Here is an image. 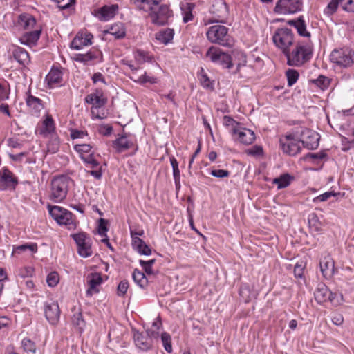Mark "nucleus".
<instances>
[{
  "mask_svg": "<svg viewBox=\"0 0 354 354\" xmlns=\"http://www.w3.org/2000/svg\"><path fill=\"white\" fill-rule=\"evenodd\" d=\"M205 57L214 64H219L225 68L233 66L232 59L230 54L223 52L218 47L211 46L206 52Z\"/></svg>",
  "mask_w": 354,
  "mask_h": 354,
  "instance_id": "0eeeda50",
  "label": "nucleus"
},
{
  "mask_svg": "<svg viewBox=\"0 0 354 354\" xmlns=\"http://www.w3.org/2000/svg\"><path fill=\"white\" fill-rule=\"evenodd\" d=\"M156 260L155 259H150L149 261H144V260L140 259L139 261V263L143 268L144 271L147 274L149 275V274H153L152 266L156 263Z\"/></svg>",
  "mask_w": 354,
  "mask_h": 354,
  "instance_id": "79ce46f5",
  "label": "nucleus"
},
{
  "mask_svg": "<svg viewBox=\"0 0 354 354\" xmlns=\"http://www.w3.org/2000/svg\"><path fill=\"white\" fill-rule=\"evenodd\" d=\"M18 24L26 30L32 28L36 24V20L33 16L23 13L19 16Z\"/></svg>",
  "mask_w": 354,
  "mask_h": 354,
  "instance_id": "2f4dec72",
  "label": "nucleus"
},
{
  "mask_svg": "<svg viewBox=\"0 0 354 354\" xmlns=\"http://www.w3.org/2000/svg\"><path fill=\"white\" fill-rule=\"evenodd\" d=\"M132 247L140 254L149 256L151 254V249L149 246L140 238L133 236Z\"/></svg>",
  "mask_w": 354,
  "mask_h": 354,
  "instance_id": "a878e982",
  "label": "nucleus"
},
{
  "mask_svg": "<svg viewBox=\"0 0 354 354\" xmlns=\"http://www.w3.org/2000/svg\"><path fill=\"white\" fill-rule=\"evenodd\" d=\"M19 184L17 178L7 167H3L0 171V190H15Z\"/></svg>",
  "mask_w": 354,
  "mask_h": 354,
  "instance_id": "4468645a",
  "label": "nucleus"
},
{
  "mask_svg": "<svg viewBox=\"0 0 354 354\" xmlns=\"http://www.w3.org/2000/svg\"><path fill=\"white\" fill-rule=\"evenodd\" d=\"M327 157V153L325 151L322 150L318 153H308L304 156L303 160H307L308 159H312L314 161L317 160H322Z\"/></svg>",
  "mask_w": 354,
  "mask_h": 354,
  "instance_id": "49530a36",
  "label": "nucleus"
},
{
  "mask_svg": "<svg viewBox=\"0 0 354 354\" xmlns=\"http://www.w3.org/2000/svg\"><path fill=\"white\" fill-rule=\"evenodd\" d=\"M313 83L319 87L322 90H325L329 86L330 80L324 75H319L317 79L313 80Z\"/></svg>",
  "mask_w": 354,
  "mask_h": 354,
  "instance_id": "37998d69",
  "label": "nucleus"
},
{
  "mask_svg": "<svg viewBox=\"0 0 354 354\" xmlns=\"http://www.w3.org/2000/svg\"><path fill=\"white\" fill-rule=\"evenodd\" d=\"M102 283V278L100 273H91L87 277V283L88 288L86 291L87 297H91L93 293H98L99 289L97 288Z\"/></svg>",
  "mask_w": 354,
  "mask_h": 354,
  "instance_id": "412c9836",
  "label": "nucleus"
},
{
  "mask_svg": "<svg viewBox=\"0 0 354 354\" xmlns=\"http://www.w3.org/2000/svg\"><path fill=\"white\" fill-rule=\"evenodd\" d=\"M272 41L284 55L294 44V33L288 28H277L273 35Z\"/></svg>",
  "mask_w": 354,
  "mask_h": 354,
  "instance_id": "20e7f679",
  "label": "nucleus"
},
{
  "mask_svg": "<svg viewBox=\"0 0 354 354\" xmlns=\"http://www.w3.org/2000/svg\"><path fill=\"white\" fill-rule=\"evenodd\" d=\"M70 236L75 242L77 247V253L80 257L86 258L92 255L91 239L88 234L80 232L72 234Z\"/></svg>",
  "mask_w": 354,
  "mask_h": 354,
  "instance_id": "1a4fd4ad",
  "label": "nucleus"
},
{
  "mask_svg": "<svg viewBox=\"0 0 354 354\" xmlns=\"http://www.w3.org/2000/svg\"><path fill=\"white\" fill-rule=\"evenodd\" d=\"M174 32L173 29L166 28L158 32L156 35V38L160 43L164 44H169L174 38Z\"/></svg>",
  "mask_w": 354,
  "mask_h": 354,
  "instance_id": "f704fd0d",
  "label": "nucleus"
},
{
  "mask_svg": "<svg viewBox=\"0 0 354 354\" xmlns=\"http://www.w3.org/2000/svg\"><path fill=\"white\" fill-rule=\"evenodd\" d=\"M293 179L292 176L286 173L281 174L279 178H274L272 183L277 185V189H281L287 187Z\"/></svg>",
  "mask_w": 354,
  "mask_h": 354,
  "instance_id": "72a5a7b5",
  "label": "nucleus"
},
{
  "mask_svg": "<svg viewBox=\"0 0 354 354\" xmlns=\"http://www.w3.org/2000/svg\"><path fill=\"white\" fill-rule=\"evenodd\" d=\"M313 53V49L310 44L298 41L292 50L289 49L284 55L288 66L300 67L311 59Z\"/></svg>",
  "mask_w": 354,
  "mask_h": 354,
  "instance_id": "f257e3e1",
  "label": "nucleus"
},
{
  "mask_svg": "<svg viewBox=\"0 0 354 354\" xmlns=\"http://www.w3.org/2000/svg\"><path fill=\"white\" fill-rule=\"evenodd\" d=\"M330 60L341 67H349L354 63V50L349 48L335 49L330 55Z\"/></svg>",
  "mask_w": 354,
  "mask_h": 354,
  "instance_id": "6e6552de",
  "label": "nucleus"
},
{
  "mask_svg": "<svg viewBox=\"0 0 354 354\" xmlns=\"http://www.w3.org/2000/svg\"><path fill=\"white\" fill-rule=\"evenodd\" d=\"M339 6L347 12L354 13V0H330L324 9V14L328 16L333 15Z\"/></svg>",
  "mask_w": 354,
  "mask_h": 354,
  "instance_id": "ddd939ff",
  "label": "nucleus"
},
{
  "mask_svg": "<svg viewBox=\"0 0 354 354\" xmlns=\"http://www.w3.org/2000/svg\"><path fill=\"white\" fill-rule=\"evenodd\" d=\"M223 124L226 127H230V126L234 127V125L235 124L236 125L235 127H236L239 124V122H236L231 116L225 115L223 117Z\"/></svg>",
  "mask_w": 354,
  "mask_h": 354,
  "instance_id": "69168bd1",
  "label": "nucleus"
},
{
  "mask_svg": "<svg viewBox=\"0 0 354 354\" xmlns=\"http://www.w3.org/2000/svg\"><path fill=\"white\" fill-rule=\"evenodd\" d=\"M150 10L149 17L151 18L152 23L158 26L166 24L169 17L171 16V11L167 5H161L158 9L151 6Z\"/></svg>",
  "mask_w": 354,
  "mask_h": 354,
  "instance_id": "f8f14e48",
  "label": "nucleus"
},
{
  "mask_svg": "<svg viewBox=\"0 0 354 354\" xmlns=\"http://www.w3.org/2000/svg\"><path fill=\"white\" fill-rule=\"evenodd\" d=\"M115 37L117 39H123L126 36V28L122 23H117L113 24L110 28L105 31Z\"/></svg>",
  "mask_w": 354,
  "mask_h": 354,
  "instance_id": "7c9ffc66",
  "label": "nucleus"
},
{
  "mask_svg": "<svg viewBox=\"0 0 354 354\" xmlns=\"http://www.w3.org/2000/svg\"><path fill=\"white\" fill-rule=\"evenodd\" d=\"M44 130H41V133L46 131L48 133H52L55 130L54 121L51 116L47 115L46 119L43 122Z\"/></svg>",
  "mask_w": 354,
  "mask_h": 354,
  "instance_id": "c03bdc74",
  "label": "nucleus"
},
{
  "mask_svg": "<svg viewBox=\"0 0 354 354\" xmlns=\"http://www.w3.org/2000/svg\"><path fill=\"white\" fill-rule=\"evenodd\" d=\"M247 153L249 155L259 156L263 155V150L262 147L259 145H254L250 149L248 150Z\"/></svg>",
  "mask_w": 354,
  "mask_h": 354,
  "instance_id": "052dcab7",
  "label": "nucleus"
},
{
  "mask_svg": "<svg viewBox=\"0 0 354 354\" xmlns=\"http://www.w3.org/2000/svg\"><path fill=\"white\" fill-rule=\"evenodd\" d=\"M332 322L336 326H341L344 322V317L342 314L336 313L332 317Z\"/></svg>",
  "mask_w": 354,
  "mask_h": 354,
  "instance_id": "774afa93",
  "label": "nucleus"
},
{
  "mask_svg": "<svg viewBox=\"0 0 354 354\" xmlns=\"http://www.w3.org/2000/svg\"><path fill=\"white\" fill-rule=\"evenodd\" d=\"M287 24L296 28L299 36L304 37H310V33L306 30V23L304 19V16H299L297 19H290Z\"/></svg>",
  "mask_w": 354,
  "mask_h": 354,
  "instance_id": "4be33fe9",
  "label": "nucleus"
},
{
  "mask_svg": "<svg viewBox=\"0 0 354 354\" xmlns=\"http://www.w3.org/2000/svg\"><path fill=\"white\" fill-rule=\"evenodd\" d=\"M72 324L74 326L77 327L80 332L83 331V328L85 326V321L83 319L81 309L79 308L77 312L75 313L71 319Z\"/></svg>",
  "mask_w": 354,
  "mask_h": 354,
  "instance_id": "e433bc0d",
  "label": "nucleus"
},
{
  "mask_svg": "<svg viewBox=\"0 0 354 354\" xmlns=\"http://www.w3.org/2000/svg\"><path fill=\"white\" fill-rule=\"evenodd\" d=\"M118 10L117 4H112L111 6H104L98 11L100 15L99 19L101 21H108L114 17Z\"/></svg>",
  "mask_w": 354,
  "mask_h": 354,
  "instance_id": "393cba45",
  "label": "nucleus"
},
{
  "mask_svg": "<svg viewBox=\"0 0 354 354\" xmlns=\"http://www.w3.org/2000/svg\"><path fill=\"white\" fill-rule=\"evenodd\" d=\"M302 0H277L274 12L277 14L291 15L302 10Z\"/></svg>",
  "mask_w": 354,
  "mask_h": 354,
  "instance_id": "9d476101",
  "label": "nucleus"
},
{
  "mask_svg": "<svg viewBox=\"0 0 354 354\" xmlns=\"http://www.w3.org/2000/svg\"><path fill=\"white\" fill-rule=\"evenodd\" d=\"M3 101L4 100H0V113L6 115L8 117H11L9 105L6 103H3Z\"/></svg>",
  "mask_w": 354,
  "mask_h": 354,
  "instance_id": "338daca9",
  "label": "nucleus"
},
{
  "mask_svg": "<svg viewBox=\"0 0 354 354\" xmlns=\"http://www.w3.org/2000/svg\"><path fill=\"white\" fill-rule=\"evenodd\" d=\"M74 215L71 212L65 209L63 214H61L59 218L56 221L59 225H64L68 227L69 230L75 229L77 226L76 222L73 219Z\"/></svg>",
  "mask_w": 354,
  "mask_h": 354,
  "instance_id": "cd10ccee",
  "label": "nucleus"
},
{
  "mask_svg": "<svg viewBox=\"0 0 354 354\" xmlns=\"http://www.w3.org/2000/svg\"><path fill=\"white\" fill-rule=\"evenodd\" d=\"M10 88H6L0 83V100H6L9 99Z\"/></svg>",
  "mask_w": 354,
  "mask_h": 354,
  "instance_id": "680f3d73",
  "label": "nucleus"
},
{
  "mask_svg": "<svg viewBox=\"0 0 354 354\" xmlns=\"http://www.w3.org/2000/svg\"><path fill=\"white\" fill-rule=\"evenodd\" d=\"M15 59L22 65L28 64L30 62V57L28 53L21 47L16 48L13 51Z\"/></svg>",
  "mask_w": 354,
  "mask_h": 354,
  "instance_id": "473e14b6",
  "label": "nucleus"
},
{
  "mask_svg": "<svg viewBox=\"0 0 354 354\" xmlns=\"http://www.w3.org/2000/svg\"><path fill=\"white\" fill-rule=\"evenodd\" d=\"M93 35L90 32H79L70 44V48L77 50H81L84 46L92 44Z\"/></svg>",
  "mask_w": 354,
  "mask_h": 354,
  "instance_id": "f3484780",
  "label": "nucleus"
},
{
  "mask_svg": "<svg viewBox=\"0 0 354 354\" xmlns=\"http://www.w3.org/2000/svg\"><path fill=\"white\" fill-rule=\"evenodd\" d=\"M132 277L134 282L141 288L144 289L147 287L148 279L142 272L136 268L133 272Z\"/></svg>",
  "mask_w": 354,
  "mask_h": 354,
  "instance_id": "c9c22d12",
  "label": "nucleus"
},
{
  "mask_svg": "<svg viewBox=\"0 0 354 354\" xmlns=\"http://www.w3.org/2000/svg\"><path fill=\"white\" fill-rule=\"evenodd\" d=\"M286 75L288 80V86H292L297 81L299 74L297 71L289 68L286 71Z\"/></svg>",
  "mask_w": 354,
  "mask_h": 354,
  "instance_id": "ea45409f",
  "label": "nucleus"
},
{
  "mask_svg": "<svg viewBox=\"0 0 354 354\" xmlns=\"http://www.w3.org/2000/svg\"><path fill=\"white\" fill-rule=\"evenodd\" d=\"M207 39L214 44L230 47L233 41L228 35V28L223 25H214L209 28L207 33Z\"/></svg>",
  "mask_w": 354,
  "mask_h": 354,
  "instance_id": "7ed1b4c3",
  "label": "nucleus"
},
{
  "mask_svg": "<svg viewBox=\"0 0 354 354\" xmlns=\"http://www.w3.org/2000/svg\"><path fill=\"white\" fill-rule=\"evenodd\" d=\"M92 147L89 144H77L74 146V149L79 153L80 156L84 153H88Z\"/></svg>",
  "mask_w": 354,
  "mask_h": 354,
  "instance_id": "5fc2aeb1",
  "label": "nucleus"
},
{
  "mask_svg": "<svg viewBox=\"0 0 354 354\" xmlns=\"http://www.w3.org/2000/svg\"><path fill=\"white\" fill-rule=\"evenodd\" d=\"M161 340L165 351L168 353L172 352V346L171 342V337L169 334L166 332H163L161 334Z\"/></svg>",
  "mask_w": 354,
  "mask_h": 354,
  "instance_id": "a18cd8bd",
  "label": "nucleus"
},
{
  "mask_svg": "<svg viewBox=\"0 0 354 354\" xmlns=\"http://www.w3.org/2000/svg\"><path fill=\"white\" fill-rule=\"evenodd\" d=\"M134 343L138 348L142 351H148L153 347V340L144 333L139 332L136 328H132Z\"/></svg>",
  "mask_w": 354,
  "mask_h": 354,
  "instance_id": "2eb2a0df",
  "label": "nucleus"
},
{
  "mask_svg": "<svg viewBox=\"0 0 354 354\" xmlns=\"http://www.w3.org/2000/svg\"><path fill=\"white\" fill-rule=\"evenodd\" d=\"M108 221L104 218H100L98 221L97 232L102 236H107Z\"/></svg>",
  "mask_w": 354,
  "mask_h": 354,
  "instance_id": "8fccbe9b",
  "label": "nucleus"
},
{
  "mask_svg": "<svg viewBox=\"0 0 354 354\" xmlns=\"http://www.w3.org/2000/svg\"><path fill=\"white\" fill-rule=\"evenodd\" d=\"M134 57L136 61L139 64H143L145 62H151L153 59V57L149 55V53L147 51L140 49H138L136 51Z\"/></svg>",
  "mask_w": 354,
  "mask_h": 354,
  "instance_id": "4c0bfd02",
  "label": "nucleus"
},
{
  "mask_svg": "<svg viewBox=\"0 0 354 354\" xmlns=\"http://www.w3.org/2000/svg\"><path fill=\"white\" fill-rule=\"evenodd\" d=\"M80 158L86 163L91 164L92 168H96L99 165V162L94 158L93 153L89 154L88 156H80Z\"/></svg>",
  "mask_w": 354,
  "mask_h": 354,
  "instance_id": "864d4df0",
  "label": "nucleus"
},
{
  "mask_svg": "<svg viewBox=\"0 0 354 354\" xmlns=\"http://www.w3.org/2000/svg\"><path fill=\"white\" fill-rule=\"evenodd\" d=\"M296 135L304 147L308 150H315L319 147L320 136L319 134L310 129L306 127H296Z\"/></svg>",
  "mask_w": 354,
  "mask_h": 354,
  "instance_id": "39448f33",
  "label": "nucleus"
},
{
  "mask_svg": "<svg viewBox=\"0 0 354 354\" xmlns=\"http://www.w3.org/2000/svg\"><path fill=\"white\" fill-rule=\"evenodd\" d=\"M113 127L111 124L102 125L99 129V133L104 136H108L111 135Z\"/></svg>",
  "mask_w": 354,
  "mask_h": 354,
  "instance_id": "e2e57ef3",
  "label": "nucleus"
},
{
  "mask_svg": "<svg viewBox=\"0 0 354 354\" xmlns=\"http://www.w3.org/2000/svg\"><path fill=\"white\" fill-rule=\"evenodd\" d=\"M44 315L50 324H57L60 317V310L58 304L57 302L46 304L44 306Z\"/></svg>",
  "mask_w": 354,
  "mask_h": 354,
  "instance_id": "6ab92c4d",
  "label": "nucleus"
},
{
  "mask_svg": "<svg viewBox=\"0 0 354 354\" xmlns=\"http://www.w3.org/2000/svg\"><path fill=\"white\" fill-rule=\"evenodd\" d=\"M210 174L216 178H223L228 177L230 174V171L225 169H212Z\"/></svg>",
  "mask_w": 354,
  "mask_h": 354,
  "instance_id": "6e6d98bb",
  "label": "nucleus"
},
{
  "mask_svg": "<svg viewBox=\"0 0 354 354\" xmlns=\"http://www.w3.org/2000/svg\"><path fill=\"white\" fill-rule=\"evenodd\" d=\"M209 12L214 16V22L225 23L229 14L225 0H212Z\"/></svg>",
  "mask_w": 354,
  "mask_h": 354,
  "instance_id": "9b49d317",
  "label": "nucleus"
},
{
  "mask_svg": "<svg viewBox=\"0 0 354 354\" xmlns=\"http://www.w3.org/2000/svg\"><path fill=\"white\" fill-rule=\"evenodd\" d=\"M46 282L50 287H55L59 282V274L56 272H51L46 278Z\"/></svg>",
  "mask_w": 354,
  "mask_h": 354,
  "instance_id": "603ef678",
  "label": "nucleus"
},
{
  "mask_svg": "<svg viewBox=\"0 0 354 354\" xmlns=\"http://www.w3.org/2000/svg\"><path fill=\"white\" fill-rule=\"evenodd\" d=\"M198 77L201 82V85L205 88L214 89V83L210 81L207 73L203 68H201V72L198 75Z\"/></svg>",
  "mask_w": 354,
  "mask_h": 354,
  "instance_id": "58836bf2",
  "label": "nucleus"
},
{
  "mask_svg": "<svg viewBox=\"0 0 354 354\" xmlns=\"http://www.w3.org/2000/svg\"><path fill=\"white\" fill-rule=\"evenodd\" d=\"M21 346L26 352H32L33 353H35V351H36L35 344L34 342H32L29 338H24L21 341Z\"/></svg>",
  "mask_w": 354,
  "mask_h": 354,
  "instance_id": "de8ad7c7",
  "label": "nucleus"
},
{
  "mask_svg": "<svg viewBox=\"0 0 354 354\" xmlns=\"http://www.w3.org/2000/svg\"><path fill=\"white\" fill-rule=\"evenodd\" d=\"M336 294L332 292L324 283L318 284L315 293V299L317 303L322 304L327 301H333Z\"/></svg>",
  "mask_w": 354,
  "mask_h": 354,
  "instance_id": "a211bd4d",
  "label": "nucleus"
},
{
  "mask_svg": "<svg viewBox=\"0 0 354 354\" xmlns=\"http://www.w3.org/2000/svg\"><path fill=\"white\" fill-rule=\"evenodd\" d=\"M70 180V178L65 175L58 176L52 179L50 200L55 203H59L66 198Z\"/></svg>",
  "mask_w": 354,
  "mask_h": 354,
  "instance_id": "f03ea898",
  "label": "nucleus"
},
{
  "mask_svg": "<svg viewBox=\"0 0 354 354\" xmlns=\"http://www.w3.org/2000/svg\"><path fill=\"white\" fill-rule=\"evenodd\" d=\"M304 267L301 264L297 263L294 268V274L296 278L301 279L304 276Z\"/></svg>",
  "mask_w": 354,
  "mask_h": 354,
  "instance_id": "0e129e2a",
  "label": "nucleus"
},
{
  "mask_svg": "<svg viewBox=\"0 0 354 354\" xmlns=\"http://www.w3.org/2000/svg\"><path fill=\"white\" fill-rule=\"evenodd\" d=\"M129 288V282L127 280H122L117 288V294L119 297H124Z\"/></svg>",
  "mask_w": 354,
  "mask_h": 354,
  "instance_id": "3c124183",
  "label": "nucleus"
},
{
  "mask_svg": "<svg viewBox=\"0 0 354 354\" xmlns=\"http://www.w3.org/2000/svg\"><path fill=\"white\" fill-rule=\"evenodd\" d=\"M133 145V142L127 139V133L122 134L112 142L113 147L119 153L130 149Z\"/></svg>",
  "mask_w": 354,
  "mask_h": 354,
  "instance_id": "b1692460",
  "label": "nucleus"
},
{
  "mask_svg": "<svg viewBox=\"0 0 354 354\" xmlns=\"http://www.w3.org/2000/svg\"><path fill=\"white\" fill-rule=\"evenodd\" d=\"M319 266L321 272L325 278H330L334 274L335 263L330 257H326L321 259Z\"/></svg>",
  "mask_w": 354,
  "mask_h": 354,
  "instance_id": "5701e85b",
  "label": "nucleus"
},
{
  "mask_svg": "<svg viewBox=\"0 0 354 354\" xmlns=\"http://www.w3.org/2000/svg\"><path fill=\"white\" fill-rule=\"evenodd\" d=\"M26 102L27 106L31 109L32 114H38L44 108L42 100L32 95H28Z\"/></svg>",
  "mask_w": 354,
  "mask_h": 354,
  "instance_id": "c756f323",
  "label": "nucleus"
},
{
  "mask_svg": "<svg viewBox=\"0 0 354 354\" xmlns=\"http://www.w3.org/2000/svg\"><path fill=\"white\" fill-rule=\"evenodd\" d=\"M107 103V98L104 96L94 95V106L95 108H100L104 106Z\"/></svg>",
  "mask_w": 354,
  "mask_h": 354,
  "instance_id": "bf43d9fd",
  "label": "nucleus"
},
{
  "mask_svg": "<svg viewBox=\"0 0 354 354\" xmlns=\"http://www.w3.org/2000/svg\"><path fill=\"white\" fill-rule=\"evenodd\" d=\"M66 209L59 207V206H50L48 205V212L53 218L55 221L57 220L58 218L63 214V212Z\"/></svg>",
  "mask_w": 354,
  "mask_h": 354,
  "instance_id": "09e8293b",
  "label": "nucleus"
},
{
  "mask_svg": "<svg viewBox=\"0 0 354 354\" xmlns=\"http://www.w3.org/2000/svg\"><path fill=\"white\" fill-rule=\"evenodd\" d=\"M300 142L298 136L296 135L295 128L292 133L287 134L279 140L280 147L283 152L290 156H296L301 152Z\"/></svg>",
  "mask_w": 354,
  "mask_h": 354,
  "instance_id": "423d86ee",
  "label": "nucleus"
},
{
  "mask_svg": "<svg viewBox=\"0 0 354 354\" xmlns=\"http://www.w3.org/2000/svg\"><path fill=\"white\" fill-rule=\"evenodd\" d=\"M139 82L141 84L150 83V84H156L157 78L154 77L148 76L146 73L143 75H140L138 79Z\"/></svg>",
  "mask_w": 354,
  "mask_h": 354,
  "instance_id": "4d7b16f0",
  "label": "nucleus"
},
{
  "mask_svg": "<svg viewBox=\"0 0 354 354\" xmlns=\"http://www.w3.org/2000/svg\"><path fill=\"white\" fill-rule=\"evenodd\" d=\"M62 80V73L58 68L53 67L46 77V81L49 88H53L55 84H60Z\"/></svg>",
  "mask_w": 354,
  "mask_h": 354,
  "instance_id": "bb28decb",
  "label": "nucleus"
},
{
  "mask_svg": "<svg viewBox=\"0 0 354 354\" xmlns=\"http://www.w3.org/2000/svg\"><path fill=\"white\" fill-rule=\"evenodd\" d=\"M41 30L29 31L24 34L20 39L21 43L25 45H35L40 37Z\"/></svg>",
  "mask_w": 354,
  "mask_h": 354,
  "instance_id": "c85d7f7f",
  "label": "nucleus"
},
{
  "mask_svg": "<svg viewBox=\"0 0 354 354\" xmlns=\"http://www.w3.org/2000/svg\"><path fill=\"white\" fill-rule=\"evenodd\" d=\"M310 227H314L315 231H319L321 228V222L316 213H310L308 216Z\"/></svg>",
  "mask_w": 354,
  "mask_h": 354,
  "instance_id": "a19ab883",
  "label": "nucleus"
},
{
  "mask_svg": "<svg viewBox=\"0 0 354 354\" xmlns=\"http://www.w3.org/2000/svg\"><path fill=\"white\" fill-rule=\"evenodd\" d=\"M87 135L88 133L86 131H82L75 129L71 130V138L73 140L77 138H83Z\"/></svg>",
  "mask_w": 354,
  "mask_h": 354,
  "instance_id": "13d9d810",
  "label": "nucleus"
},
{
  "mask_svg": "<svg viewBox=\"0 0 354 354\" xmlns=\"http://www.w3.org/2000/svg\"><path fill=\"white\" fill-rule=\"evenodd\" d=\"M73 60L82 63L84 65H88L89 62L97 61L102 62L103 61V55L99 49L92 48L86 53H78L75 55Z\"/></svg>",
  "mask_w": 354,
  "mask_h": 354,
  "instance_id": "dca6fc26",
  "label": "nucleus"
},
{
  "mask_svg": "<svg viewBox=\"0 0 354 354\" xmlns=\"http://www.w3.org/2000/svg\"><path fill=\"white\" fill-rule=\"evenodd\" d=\"M232 134L238 135V140L244 145H250L255 140L254 131L246 128L234 127Z\"/></svg>",
  "mask_w": 354,
  "mask_h": 354,
  "instance_id": "aec40b11",
  "label": "nucleus"
}]
</instances>
